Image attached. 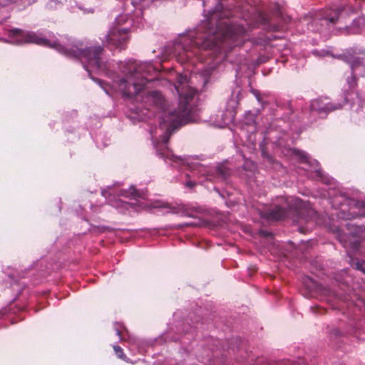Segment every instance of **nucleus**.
I'll use <instances>...</instances> for the list:
<instances>
[{"instance_id":"nucleus-1","label":"nucleus","mask_w":365,"mask_h":365,"mask_svg":"<svg viewBox=\"0 0 365 365\" xmlns=\"http://www.w3.org/2000/svg\"><path fill=\"white\" fill-rule=\"evenodd\" d=\"M11 43H36L53 48L65 56L79 59L91 78L106 92L121 94L132 98L143 90L147 83L157 78L160 70L150 62H138L129 60L118 64L109 61L100 46H87L82 42L67 37L61 40L33 31L24 32L20 29L11 30L9 34Z\"/></svg>"},{"instance_id":"nucleus-2","label":"nucleus","mask_w":365,"mask_h":365,"mask_svg":"<svg viewBox=\"0 0 365 365\" xmlns=\"http://www.w3.org/2000/svg\"><path fill=\"white\" fill-rule=\"evenodd\" d=\"M195 78H197L196 76H191L188 80L186 76L179 73L177 75L174 88L179 96L178 109L167 108L163 95L154 91L143 96L142 103L146 113L142 110V115L140 116L141 120L150 117L155 111L151 110L149 106H153L159 112V128H156L155 130H150L156 153L167 163L173 166L185 165L189 168L190 173H186V177L197 180V181L189 180L185 182V186L190 188L197 183L201 184L205 181L225 180L230 174V170L224 165L212 167L192 163L188 158L175 155L167 147V143L173 132L179 126L193 120L190 101L193 99L197 91V88L191 86L194 84Z\"/></svg>"},{"instance_id":"nucleus-3","label":"nucleus","mask_w":365,"mask_h":365,"mask_svg":"<svg viewBox=\"0 0 365 365\" xmlns=\"http://www.w3.org/2000/svg\"><path fill=\"white\" fill-rule=\"evenodd\" d=\"M227 17L228 12L218 3L195 29L180 34L167 46L166 53L180 64H195L202 61L205 56H216L240 46L245 41L246 29L242 25L230 24L225 20Z\"/></svg>"},{"instance_id":"nucleus-4","label":"nucleus","mask_w":365,"mask_h":365,"mask_svg":"<svg viewBox=\"0 0 365 365\" xmlns=\"http://www.w3.org/2000/svg\"><path fill=\"white\" fill-rule=\"evenodd\" d=\"M341 13L339 10H319L310 12L309 16L312 21L309 24V28L313 31L322 32L324 27L330 29V25L339 21Z\"/></svg>"},{"instance_id":"nucleus-5","label":"nucleus","mask_w":365,"mask_h":365,"mask_svg":"<svg viewBox=\"0 0 365 365\" xmlns=\"http://www.w3.org/2000/svg\"><path fill=\"white\" fill-rule=\"evenodd\" d=\"M298 175H306L308 178L321 179L325 183H329V180L324 177L319 163L304 151L298 150Z\"/></svg>"},{"instance_id":"nucleus-6","label":"nucleus","mask_w":365,"mask_h":365,"mask_svg":"<svg viewBox=\"0 0 365 365\" xmlns=\"http://www.w3.org/2000/svg\"><path fill=\"white\" fill-rule=\"evenodd\" d=\"M365 50L363 48L355 49L350 48L347 50L344 53L340 56L342 60L347 62L353 71H355L358 68L365 69V66L362 64L363 58L361 57L356 56V54L364 55Z\"/></svg>"},{"instance_id":"nucleus-7","label":"nucleus","mask_w":365,"mask_h":365,"mask_svg":"<svg viewBox=\"0 0 365 365\" xmlns=\"http://www.w3.org/2000/svg\"><path fill=\"white\" fill-rule=\"evenodd\" d=\"M115 192H116L113 189H109L108 190H103L102 195L106 198L110 205L118 210L120 212H123L130 208H134V203L127 202L116 197L115 195Z\"/></svg>"},{"instance_id":"nucleus-8","label":"nucleus","mask_w":365,"mask_h":365,"mask_svg":"<svg viewBox=\"0 0 365 365\" xmlns=\"http://www.w3.org/2000/svg\"><path fill=\"white\" fill-rule=\"evenodd\" d=\"M341 107V104H332L328 102L327 98H319L312 101L310 108L319 114L327 113L329 111L339 109Z\"/></svg>"},{"instance_id":"nucleus-9","label":"nucleus","mask_w":365,"mask_h":365,"mask_svg":"<svg viewBox=\"0 0 365 365\" xmlns=\"http://www.w3.org/2000/svg\"><path fill=\"white\" fill-rule=\"evenodd\" d=\"M262 217L269 221L280 220L286 217L288 215V211L281 206L275 205L273 207L261 212Z\"/></svg>"},{"instance_id":"nucleus-10","label":"nucleus","mask_w":365,"mask_h":365,"mask_svg":"<svg viewBox=\"0 0 365 365\" xmlns=\"http://www.w3.org/2000/svg\"><path fill=\"white\" fill-rule=\"evenodd\" d=\"M365 29V17L359 16L355 19L349 27L345 28L348 34H356L362 31Z\"/></svg>"},{"instance_id":"nucleus-11","label":"nucleus","mask_w":365,"mask_h":365,"mask_svg":"<svg viewBox=\"0 0 365 365\" xmlns=\"http://www.w3.org/2000/svg\"><path fill=\"white\" fill-rule=\"evenodd\" d=\"M35 2V0H0V6H4L9 4H16L24 7L29 6Z\"/></svg>"},{"instance_id":"nucleus-12","label":"nucleus","mask_w":365,"mask_h":365,"mask_svg":"<svg viewBox=\"0 0 365 365\" xmlns=\"http://www.w3.org/2000/svg\"><path fill=\"white\" fill-rule=\"evenodd\" d=\"M118 197L122 196L125 197H132L135 198L137 197H140L138 192L132 186L128 190H120L117 192Z\"/></svg>"},{"instance_id":"nucleus-13","label":"nucleus","mask_w":365,"mask_h":365,"mask_svg":"<svg viewBox=\"0 0 365 365\" xmlns=\"http://www.w3.org/2000/svg\"><path fill=\"white\" fill-rule=\"evenodd\" d=\"M350 206L359 209L358 215L365 217V202L364 201H353L351 200L349 204Z\"/></svg>"},{"instance_id":"nucleus-14","label":"nucleus","mask_w":365,"mask_h":365,"mask_svg":"<svg viewBox=\"0 0 365 365\" xmlns=\"http://www.w3.org/2000/svg\"><path fill=\"white\" fill-rule=\"evenodd\" d=\"M207 365H226L222 359H219L217 354H215L214 358L208 359Z\"/></svg>"},{"instance_id":"nucleus-15","label":"nucleus","mask_w":365,"mask_h":365,"mask_svg":"<svg viewBox=\"0 0 365 365\" xmlns=\"http://www.w3.org/2000/svg\"><path fill=\"white\" fill-rule=\"evenodd\" d=\"M210 74V69H205L202 71L201 76L202 78V86L204 87L205 85L208 82V76Z\"/></svg>"},{"instance_id":"nucleus-16","label":"nucleus","mask_w":365,"mask_h":365,"mask_svg":"<svg viewBox=\"0 0 365 365\" xmlns=\"http://www.w3.org/2000/svg\"><path fill=\"white\" fill-rule=\"evenodd\" d=\"M113 349L115 354L121 359L125 360V355L123 354V351L119 346L115 345L113 346Z\"/></svg>"},{"instance_id":"nucleus-17","label":"nucleus","mask_w":365,"mask_h":365,"mask_svg":"<svg viewBox=\"0 0 365 365\" xmlns=\"http://www.w3.org/2000/svg\"><path fill=\"white\" fill-rule=\"evenodd\" d=\"M255 118L254 114L248 111L245 113V123L246 124H252V123H255Z\"/></svg>"},{"instance_id":"nucleus-18","label":"nucleus","mask_w":365,"mask_h":365,"mask_svg":"<svg viewBox=\"0 0 365 365\" xmlns=\"http://www.w3.org/2000/svg\"><path fill=\"white\" fill-rule=\"evenodd\" d=\"M355 268L365 273V261H358L354 264Z\"/></svg>"},{"instance_id":"nucleus-19","label":"nucleus","mask_w":365,"mask_h":365,"mask_svg":"<svg viewBox=\"0 0 365 365\" xmlns=\"http://www.w3.org/2000/svg\"><path fill=\"white\" fill-rule=\"evenodd\" d=\"M347 83L350 88H354L356 84V79L354 75L347 78Z\"/></svg>"},{"instance_id":"nucleus-20","label":"nucleus","mask_w":365,"mask_h":365,"mask_svg":"<svg viewBox=\"0 0 365 365\" xmlns=\"http://www.w3.org/2000/svg\"><path fill=\"white\" fill-rule=\"evenodd\" d=\"M297 206H298V219L299 217H302V201L299 200L298 199V204H297Z\"/></svg>"},{"instance_id":"nucleus-21","label":"nucleus","mask_w":365,"mask_h":365,"mask_svg":"<svg viewBox=\"0 0 365 365\" xmlns=\"http://www.w3.org/2000/svg\"><path fill=\"white\" fill-rule=\"evenodd\" d=\"M123 327V326L120 324H115V331H116V334L118 335L120 337H121V328Z\"/></svg>"},{"instance_id":"nucleus-22","label":"nucleus","mask_w":365,"mask_h":365,"mask_svg":"<svg viewBox=\"0 0 365 365\" xmlns=\"http://www.w3.org/2000/svg\"><path fill=\"white\" fill-rule=\"evenodd\" d=\"M56 5H57L56 1H53V0L49 1L48 4V6L51 9L56 8Z\"/></svg>"},{"instance_id":"nucleus-23","label":"nucleus","mask_w":365,"mask_h":365,"mask_svg":"<svg viewBox=\"0 0 365 365\" xmlns=\"http://www.w3.org/2000/svg\"><path fill=\"white\" fill-rule=\"evenodd\" d=\"M252 92V93L255 95V96L256 97V98L257 99V101H258L259 102H260V96H259V91H255V90H253Z\"/></svg>"},{"instance_id":"nucleus-24","label":"nucleus","mask_w":365,"mask_h":365,"mask_svg":"<svg viewBox=\"0 0 365 365\" xmlns=\"http://www.w3.org/2000/svg\"><path fill=\"white\" fill-rule=\"evenodd\" d=\"M307 212H308V214H309V215H311V214H312V213L314 212V211H313V210H312V209H309V210H307Z\"/></svg>"},{"instance_id":"nucleus-25","label":"nucleus","mask_w":365,"mask_h":365,"mask_svg":"<svg viewBox=\"0 0 365 365\" xmlns=\"http://www.w3.org/2000/svg\"><path fill=\"white\" fill-rule=\"evenodd\" d=\"M288 208L291 210V209L292 208V205H289H289H288Z\"/></svg>"},{"instance_id":"nucleus-26","label":"nucleus","mask_w":365,"mask_h":365,"mask_svg":"<svg viewBox=\"0 0 365 365\" xmlns=\"http://www.w3.org/2000/svg\"><path fill=\"white\" fill-rule=\"evenodd\" d=\"M240 90L237 91V96H238V95L240 94Z\"/></svg>"},{"instance_id":"nucleus-27","label":"nucleus","mask_w":365,"mask_h":365,"mask_svg":"<svg viewBox=\"0 0 365 365\" xmlns=\"http://www.w3.org/2000/svg\"><path fill=\"white\" fill-rule=\"evenodd\" d=\"M359 74H361V75H365V73H360Z\"/></svg>"},{"instance_id":"nucleus-28","label":"nucleus","mask_w":365,"mask_h":365,"mask_svg":"<svg viewBox=\"0 0 365 365\" xmlns=\"http://www.w3.org/2000/svg\"><path fill=\"white\" fill-rule=\"evenodd\" d=\"M297 365H299V361H298V364H297Z\"/></svg>"}]
</instances>
